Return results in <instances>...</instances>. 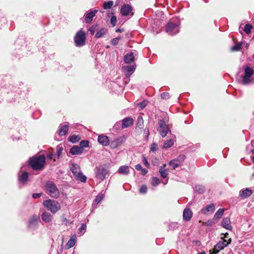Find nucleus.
Returning <instances> with one entry per match:
<instances>
[{
  "label": "nucleus",
  "instance_id": "nucleus-31",
  "mask_svg": "<svg viewBox=\"0 0 254 254\" xmlns=\"http://www.w3.org/2000/svg\"><path fill=\"white\" fill-rule=\"evenodd\" d=\"M107 29L105 28H102L95 34V37L99 38L103 37L106 33Z\"/></svg>",
  "mask_w": 254,
  "mask_h": 254
},
{
  "label": "nucleus",
  "instance_id": "nucleus-48",
  "mask_svg": "<svg viewBox=\"0 0 254 254\" xmlns=\"http://www.w3.org/2000/svg\"><path fill=\"white\" fill-rule=\"evenodd\" d=\"M142 161H143V163H144V164L145 165V166L147 167V168H149L150 167V164L149 163H148L146 158L145 157V156H144V155H142Z\"/></svg>",
  "mask_w": 254,
  "mask_h": 254
},
{
  "label": "nucleus",
  "instance_id": "nucleus-4",
  "mask_svg": "<svg viewBox=\"0 0 254 254\" xmlns=\"http://www.w3.org/2000/svg\"><path fill=\"white\" fill-rule=\"evenodd\" d=\"M95 177L101 181L104 180L109 173V170L105 164L100 165L94 169Z\"/></svg>",
  "mask_w": 254,
  "mask_h": 254
},
{
  "label": "nucleus",
  "instance_id": "nucleus-29",
  "mask_svg": "<svg viewBox=\"0 0 254 254\" xmlns=\"http://www.w3.org/2000/svg\"><path fill=\"white\" fill-rule=\"evenodd\" d=\"M74 178L76 180L82 183H85L87 180L86 177L82 174V172L78 173V174L75 176Z\"/></svg>",
  "mask_w": 254,
  "mask_h": 254
},
{
  "label": "nucleus",
  "instance_id": "nucleus-25",
  "mask_svg": "<svg viewBox=\"0 0 254 254\" xmlns=\"http://www.w3.org/2000/svg\"><path fill=\"white\" fill-rule=\"evenodd\" d=\"M52 215L48 212H44L41 215L42 220L46 223H50L52 220Z\"/></svg>",
  "mask_w": 254,
  "mask_h": 254
},
{
  "label": "nucleus",
  "instance_id": "nucleus-17",
  "mask_svg": "<svg viewBox=\"0 0 254 254\" xmlns=\"http://www.w3.org/2000/svg\"><path fill=\"white\" fill-rule=\"evenodd\" d=\"M98 10L96 9L91 10L89 12H87L84 14L85 21L86 23H90L93 18L95 16Z\"/></svg>",
  "mask_w": 254,
  "mask_h": 254
},
{
  "label": "nucleus",
  "instance_id": "nucleus-7",
  "mask_svg": "<svg viewBox=\"0 0 254 254\" xmlns=\"http://www.w3.org/2000/svg\"><path fill=\"white\" fill-rule=\"evenodd\" d=\"M231 242V239L229 238L228 240L222 239L215 246L212 250L211 254H217L219 252L227 247Z\"/></svg>",
  "mask_w": 254,
  "mask_h": 254
},
{
  "label": "nucleus",
  "instance_id": "nucleus-12",
  "mask_svg": "<svg viewBox=\"0 0 254 254\" xmlns=\"http://www.w3.org/2000/svg\"><path fill=\"white\" fill-rule=\"evenodd\" d=\"M158 125L159 127L158 130L159 131L161 135L164 137L166 136L169 131L168 127L165 121L163 119L158 121Z\"/></svg>",
  "mask_w": 254,
  "mask_h": 254
},
{
  "label": "nucleus",
  "instance_id": "nucleus-9",
  "mask_svg": "<svg viewBox=\"0 0 254 254\" xmlns=\"http://www.w3.org/2000/svg\"><path fill=\"white\" fill-rule=\"evenodd\" d=\"M23 168L24 166H22L18 174V181L20 187L26 185L28 181L29 174L26 171L22 172Z\"/></svg>",
  "mask_w": 254,
  "mask_h": 254
},
{
  "label": "nucleus",
  "instance_id": "nucleus-44",
  "mask_svg": "<svg viewBox=\"0 0 254 254\" xmlns=\"http://www.w3.org/2000/svg\"><path fill=\"white\" fill-rule=\"evenodd\" d=\"M158 145L155 143H153L151 144L150 147V151H152L153 152H156L158 150Z\"/></svg>",
  "mask_w": 254,
  "mask_h": 254
},
{
  "label": "nucleus",
  "instance_id": "nucleus-22",
  "mask_svg": "<svg viewBox=\"0 0 254 254\" xmlns=\"http://www.w3.org/2000/svg\"><path fill=\"white\" fill-rule=\"evenodd\" d=\"M192 216V212L190 208H186L183 211V219L184 220L190 221Z\"/></svg>",
  "mask_w": 254,
  "mask_h": 254
},
{
  "label": "nucleus",
  "instance_id": "nucleus-51",
  "mask_svg": "<svg viewBox=\"0 0 254 254\" xmlns=\"http://www.w3.org/2000/svg\"><path fill=\"white\" fill-rule=\"evenodd\" d=\"M120 39V37H117V38L113 39L111 40V44L113 46L116 45L118 43Z\"/></svg>",
  "mask_w": 254,
  "mask_h": 254
},
{
  "label": "nucleus",
  "instance_id": "nucleus-23",
  "mask_svg": "<svg viewBox=\"0 0 254 254\" xmlns=\"http://www.w3.org/2000/svg\"><path fill=\"white\" fill-rule=\"evenodd\" d=\"M221 225L223 227L229 230H232V226L231 224L230 219L229 217L224 218L222 222Z\"/></svg>",
  "mask_w": 254,
  "mask_h": 254
},
{
  "label": "nucleus",
  "instance_id": "nucleus-33",
  "mask_svg": "<svg viewBox=\"0 0 254 254\" xmlns=\"http://www.w3.org/2000/svg\"><path fill=\"white\" fill-rule=\"evenodd\" d=\"M63 150H64V147L62 144H60L57 146V147L56 148V158L57 159L60 158V157H61V156L62 155Z\"/></svg>",
  "mask_w": 254,
  "mask_h": 254
},
{
  "label": "nucleus",
  "instance_id": "nucleus-5",
  "mask_svg": "<svg viewBox=\"0 0 254 254\" xmlns=\"http://www.w3.org/2000/svg\"><path fill=\"white\" fill-rule=\"evenodd\" d=\"M75 45L77 47L83 46L85 43L86 33L82 29L78 31L74 38Z\"/></svg>",
  "mask_w": 254,
  "mask_h": 254
},
{
  "label": "nucleus",
  "instance_id": "nucleus-62",
  "mask_svg": "<svg viewBox=\"0 0 254 254\" xmlns=\"http://www.w3.org/2000/svg\"><path fill=\"white\" fill-rule=\"evenodd\" d=\"M121 31H122V30L120 29V28H118V29L116 30L117 32H121Z\"/></svg>",
  "mask_w": 254,
  "mask_h": 254
},
{
  "label": "nucleus",
  "instance_id": "nucleus-14",
  "mask_svg": "<svg viewBox=\"0 0 254 254\" xmlns=\"http://www.w3.org/2000/svg\"><path fill=\"white\" fill-rule=\"evenodd\" d=\"M125 141L126 137L124 136L118 137L110 142V146L112 148L115 149L121 145Z\"/></svg>",
  "mask_w": 254,
  "mask_h": 254
},
{
  "label": "nucleus",
  "instance_id": "nucleus-57",
  "mask_svg": "<svg viewBox=\"0 0 254 254\" xmlns=\"http://www.w3.org/2000/svg\"><path fill=\"white\" fill-rule=\"evenodd\" d=\"M243 46H244L243 42H238L235 46H233L231 48H241Z\"/></svg>",
  "mask_w": 254,
  "mask_h": 254
},
{
  "label": "nucleus",
  "instance_id": "nucleus-45",
  "mask_svg": "<svg viewBox=\"0 0 254 254\" xmlns=\"http://www.w3.org/2000/svg\"><path fill=\"white\" fill-rule=\"evenodd\" d=\"M86 229V225L85 224H82L81 226L78 229V233L80 234V235H83L84 232L83 231H85Z\"/></svg>",
  "mask_w": 254,
  "mask_h": 254
},
{
  "label": "nucleus",
  "instance_id": "nucleus-39",
  "mask_svg": "<svg viewBox=\"0 0 254 254\" xmlns=\"http://www.w3.org/2000/svg\"><path fill=\"white\" fill-rule=\"evenodd\" d=\"M137 121V127L140 128H142L144 125L143 118L141 116H138Z\"/></svg>",
  "mask_w": 254,
  "mask_h": 254
},
{
  "label": "nucleus",
  "instance_id": "nucleus-18",
  "mask_svg": "<svg viewBox=\"0 0 254 254\" xmlns=\"http://www.w3.org/2000/svg\"><path fill=\"white\" fill-rule=\"evenodd\" d=\"M134 120L131 117H127L122 120V128H126L133 124Z\"/></svg>",
  "mask_w": 254,
  "mask_h": 254
},
{
  "label": "nucleus",
  "instance_id": "nucleus-41",
  "mask_svg": "<svg viewBox=\"0 0 254 254\" xmlns=\"http://www.w3.org/2000/svg\"><path fill=\"white\" fill-rule=\"evenodd\" d=\"M179 227V224L177 222H171L168 225L169 229L170 230H174L177 229Z\"/></svg>",
  "mask_w": 254,
  "mask_h": 254
},
{
  "label": "nucleus",
  "instance_id": "nucleus-46",
  "mask_svg": "<svg viewBox=\"0 0 254 254\" xmlns=\"http://www.w3.org/2000/svg\"><path fill=\"white\" fill-rule=\"evenodd\" d=\"M147 190V187L146 185L142 186L139 190V191L140 193L145 194L146 193Z\"/></svg>",
  "mask_w": 254,
  "mask_h": 254
},
{
  "label": "nucleus",
  "instance_id": "nucleus-38",
  "mask_svg": "<svg viewBox=\"0 0 254 254\" xmlns=\"http://www.w3.org/2000/svg\"><path fill=\"white\" fill-rule=\"evenodd\" d=\"M253 26L250 24H247L245 25L243 30L247 34H249L251 32Z\"/></svg>",
  "mask_w": 254,
  "mask_h": 254
},
{
  "label": "nucleus",
  "instance_id": "nucleus-55",
  "mask_svg": "<svg viewBox=\"0 0 254 254\" xmlns=\"http://www.w3.org/2000/svg\"><path fill=\"white\" fill-rule=\"evenodd\" d=\"M103 198V195H98L96 198H95V201L97 203H99L101 200Z\"/></svg>",
  "mask_w": 254,
  "mask_h": 254
},
{
  "label": "nucleus",
  "instance_id": "nucleus-47",
  "mask_svg": "<svg viewBox=\"0 0 254 254\" xmlns=\"http://www.w3.org/2000/svg\"><path fill=\"white\" fill-rule=\"evenodd\" d=\"M122 122L121 121L117 122L114 125L113 127V129L114 130H118L120 129L121 127L122 128Z\"/></svg>",
  "mask_w": 254,
  "mask_h": 254
},
{
  "label": "nucleus",
  "instance_id": "nucleus-2",
  "mask_svg": "<svg viewBox=\"0 0 254 254\" xmlns=\"http://www.w3.org/2000/svg\"><path fill=\"white\" fill-rule=\"evenodd\" d=\"M44 187L46 192L51 197L55 198L58 197L60 194L59 190L54 182L48 181L45 183Z\"/></svg>",
  "mask_w": 254,
  "mask_h": 254
},
{
  "label": "nucleus",
  "instance_id": "nucleus-11",
  "mask_svg": "<svg viewBox=\"0 0 254 254\" xmlns=\"http://www.w3.org/2000/svg\"><path fill=\"white\" fill-rule=\"evenodd\" d=\"M186 159V156L184 154L180 155L177 158L171 160L169 162V165L172 166V169H175L181 165Z\"/></svg>",
  "mask_w": 254,
  "mask_h": 254
},
{
  "label": "nucleus",
  "instance_id": "nucleus-52",
  "mask_svg": "<svg viewBox=\"0 0 254 254\" xmlns=\"http://www.w3.org/2000/svg\"><path fill=\"white\" fill-rule=\"evenodd\" d=\"M110 21H111V23L112 24V25L113 26H115L116 25V21H117L116 17L115 16H112V17L111 18Z\"/></svg>",
  "mask_w": 254,
  "mask_h": 254
},
{
  "label": "nucleus",
  "instance_id": "nucleus-60",
  "mask_svg": "<svg viewBox=\"0 0 254 254\" xmlns=\"http://www.w3.org/2000/svg\"><path fill=\"white\" fill-rule=\"evenodd\" d=\"M135 168L137 171H141L143 168L142 167L141 165L140 164H138L135 165Z\"/></svg>",
  "mask_w": 254,
  "mask_h": 254
},
{
  "label": "nucleus",
  "instance_id": "nucleus-63",
  "mask_svg": "<svg viewBox=\"0 0 254 254\" xmlns=\"http://www.w3.org/2000/svg\"><path fill=\"white\" fill-rule=\"evenodd\" d=\"M197 254H206L204 252H201L200 253H198Z\"/></svg>",
  "mask_w": 254,
  "mask_h": 254
},
{
  "label": "nucleus",
  "instance_id": "nucleus-10",
  "mask_svg": "<svg viewBox=\"0 0 254 254\" xmlns=\"http://www.w3.org/2000/svg\"><path fill=\"white\" fill-rule=\"evenodd\" d=\"M120 13L124 16L132 17L134 15L133 8L128 4H124L121 6Z\"/></svg>",
  "mask_w": 254,
  "mask_h": 254
},
{
  "label": "nucleus",
  "instance_id": "nucleus-36",
  "mask_svg": "<svg viewBox=\"0 0 254 254\" xmlns=\"http://www.w3.org/2000/svg\"><path fill=\"white\" fill-rule=\"evenodd\" d=\"M174 144V140L172 139H170L164 143L163 145V148H169L172 146Z\"/></svg>",
  "mask_w": 254,
  "mask_h": 254
},
{
  "label": "nucleus",
  "instance_id": "nucleus-59",
  "mask_svg": "<svg viewBox=\"0 0 254 254\" xmlns=\"http://www.w3.org/2000/svg\"><path fill=\"white\" fill-rule=\"evenodd\" d=\"M140 171L141 174L143 176L145 175L148 172L147 170L145 168H142Z\"/></svg>",
  "mask_w": 254,
  "mask_h": 254
},
{
  "label": "nucleus",
  "instance_id": "nucleus-28",
  "mask_svg": "<svg viewBox=\"0 0 254 254\" xmlns=\"http://www.w3.org/2000/svg\"><path fill=\"white\" fill-rule=\"evenodd\" d=\"M68 130V126L67 125H64L60 126V129L58 131V134L62 136L65 135L67 132Z\"/></svg>",
  "mask_w": 254,
  "mask_h": 254
},
{
  "label": "nucleus",
  "instance_id": "nucleus-40",
  "mask_svg": "<svg viewBox=\"0 0 254 254\" xmlns=\"http://www.w3.org/2000/svg\"><path fill=\"white\" fill-rule=\"evenodd\" d=\"M114 2L112 0L106 1L104 3L103 8L104 9H108L112 7L113 5Z\"/></svg>",
  "mask_w": 254,
  "mask_h": 254
},
{
  "label": "nucleus",
  "instance_id": "nucleus-19",
  "mask_svg": "<svg viewBox=\"0 0 254 254\" xmlns=\"http://www.w3.org/2000/svg\"><path fill=\"white\" fill-rule=\"evenodd\" d=\"M252 192V190L249 188L242 189L239 192V196L242 199H245L251 196Z\"/></svg>",
  "mask_w": 254,
  "mask_h": 254
},
{
  "label": "nucleus",
  "instance_id": "nucleus-1",
  "mask_svg": "<svg viewBox=\"0 0 254 254\" xmlns=\"http://www.w3.org/2000/svg\"><path fill=\"white\" fill-rule=\"evenodd\" d=\"M45 163V157L44 155L31 158L29 161V165L35 170H42L44 167Z\"/></svg>",
  "mask_w": 254,
  "mask_h": 254
},
{
  "label": "nucleus",
  "instance_id": "nucleus-49",
  "mask_svg": "<svg viewBox=\"0 0 254 254\" xmlns=\"http://www.w3.org/2000/svg\"><path fill=\"white\" fill-rule=\"evenodd\" d=\"M144 137L147 140L149 135V130L148 128L146 127L144 130L143 132Z\"/></svg>",
  "mask_w": 254,
  "mask_h": 254
},
{
  "label": "nucleus",
  "instance_id": "nucleus-34",
  "mask_svg": "<svg viewBox=\"0 0 254 254\" xmlns=\"http://www.w3.org/2000/svg\"><path fill=\"white\" fill-rule=\"evenodd\" d=\"M159 172L160 173L161 177L164 179L166 178L168 175V170L164 169L163 167H160L159 168Z\"/></svg>",
  "mask_w": 254,
  "mask_h": 254
},
{
  "label": "nucleus",
  "instance_id": "nucleus-32",
  "mask_svg": "<svg viewBox=\"0 0 254 254\" xmlns=\"http://www.w3.org/2000/svg\"><path fill=\"white\" fill-rule=\"evenodd\" d=\"M194 190L196 192H198L199 193H202L205 191V188L203 186L201 185H196L194 187Z\"/></svg>",
  "mask_w": 254,
  "mask_h": 254
},
{
  "label": "nucleus",
  "instance_id": "nucleus-16",
  "mask_svg": "<svg viewBox=\"0 0 254 254\" xmlns=\"http://www.w3.org/2000/svg\"><path fill=\"white\" fill-rule=\"evenodd\" d=\"M98 141L100 144L105 146H107L109 144L110 145L111 142L109 140L108 136L104 134H101L98 136Z\"/></svg>",
  "mask_w": 254,
  "mask_h": 254
},
{
  "label": "nucleus",
  "instance_id": "nucleus-21",
  "mask_svg": "<svg viewBox=\"0 0 254 254\" xmlns=\"http://www.w3.org/2000/svg\"><path fill=\"white\" fill-rule=\"evenodd\" d=\"M215 209L213 203H210L206 205L205 207L201 209L200 212L202 214H206L209 212L212 213Z\"/></svg>",
  "mask_w": 254,
  "mask_h": 254
},
{
  "label": "nucleus",
  "instance_id": "nucleus-56",
  "mask_svg": "<svg viewBox=\"0 0 254 254\" xmlns=\"http://www.w3.org/2000/svg\"><path fill=\"white\" fill-rule=\"evenodd\" d=\"M137 105L141 109L144 108L146 106V104L145 102H140Z\"/></svg>",
  "mask_w": 254,
  "mask_h": 254
},
{
  "label": "nucleus",
  "instance_id": "nucleus-58",
  "mask_svg": "<svg viewBox=\"0 0 254 254\" xmlns=\"http://www.w3.org/2000/svg\"><path fill=\"white\" fill-rule=\"evenodd\" d=\"M56 157V154H54V153H51L48 155V157L50 159H54L55 161H56V158H55Z\"/></svg>",
  "mask_w": 254,
  "mask_h": 254
},
{
  "label": "nucleus",
  "instance_id": "nucleus-53",
  "mask_svg": "<svg viewBox=\"0 0 254 254\" xmlns=\"http://www.w3.org/2000/svg\"><path fill=\"white\" fill-rule=\"evenodd\" d=\"M96 29V26H92L89 29V31H90L91 34L93 35L95 34Z\"/></svg>",
  "mask_w": 254,
  "mask_h": 254
},
{
  "label": "nucleus",
  "instance_id": "nucleus-64",
  "mask_svg": "<svg viewBox=\"0 0 254 254\" xmlns=\"http://www.w3.org/2000/svg\"><path fill=\"white\" fill-rule=\"evenodd\" d=\"M167 183H168V180H166V181H165V182H164V183H163V184H164V185H166V184H167Z\"/></svg>",
  "mask_w": 254,
  "mask_h": 254
},
{
  "label": "nucleus",
  "instance_id": "nucleus-54",
  "mask_svg": "<svg viewBox=\"0 0 254 254\" xmlns=\"http://www.w3.org/2000/svg\"><path fill=\"white\" fill-rule=\"evenodd\" d=\"M42 195V193H34L32 194V197L34 199L40 197Z\"/></svg>",
  "mask_w": 254,
  "mask_h": 254
},
{
  "label": "nucleus",
  "instance_id": "nucleus-15",
  "mask_svg": "<svg viewBox=\"0 0 254 254\" xmlns=\"http://www.w3.org/2000/svg\"><path fill=\"white\" fill-rule=\"evenodd\" d=\"M136 65L133 64L132 65H124L122 67L124 72L125 73L127 77H129L135 71Z\"/></svg>",
  "mask_w": 254,
  "mask_h": 254
},
{
  "label": "nucleus",
  "instance_id": "nucleus-20",
  "mask_svg": "<svg viewBox=\"0 0 254 254\" xmlns=\"http://www.w3.org/2000/svg\"><path fill=\"white\" fill-rule=\"evenodd\" d=\"M83 152V149H82L79 146L74 145L70 148L69 153L72 155H80Z\"/></svg>",
  "mask_w": 254,
  "mask_h": 254
},
{
  "label": "nucleus",
  "instance_id": "nucleus-8",
  "mask_svg": "<svg viewBox=\"0 0 254 254\" xmlns=\"http://www.w3.org/2000/svg\"><path fill=\"white\" fill-rule=\"evenodd\" d=\"M179 23H174L170 22L167 24L165 27V31L169 35H175L179 32Z\"/></svg>",
  "mask_w": 254,
  "mask_h": 254
},
{
  "label": "nucleus",
  "instance_id": "nucleus-35",
  "mask_svg": "<svg viewBox=\"0 0 254 254\" xmlns=\"http://www.w3.org/2000/svg\"><path fill=\"white\" fill-rule=\"evenodd\" d=\"M224 209L223 208H219L215 213L214 218L215 219H220L223 215Z\"/></svg>",
  "mask_w": 254,
  "mask_h": 254
},
{
  "label": "nucleus",
  "instance_id": "nucleus-3",
  "mask_svg": "<svg viewBox=\"0 0 254 254\" xmlns=\"http://www.w3.org/2000/svg\"><path fill=\"white\" fill-rule=\"evenodd\" d=\"M43 205L53 214H55L61 209V204L54 199H47L43 202Z\"/></svg>",
  "mask_w": 254,
  "mask_h": 254
},
{
  "label": "nucleus",
  "instance_id": "nucleus-27",
  "mask_svg": "<svg viewBox=\"0 0 254 254\" xmlns=\"http://www.w3.org/2000/svg\"><path fill=\"white\" fill-rule=\"evenodd\" d=\"M118 173L121 175H127L129 173V168L127 166H122L118 170Z\"/></svg>",
  "mask_w": 254,
  "mask_h": 254
},
{
  "label": "nucleus",
  "instance_id": "nucleus-61",
  "mask_svg": "<svg viewBox=\"0 0 254 254\" xmlns=\"http://www.w3.org/2000/svg\"><path fill=\"white\" fill-rule=\"evenodd\" d=\"M240 49H236V48H235V49H231V51L232 52H235V51H239Z\"/></svg>",
  "mask_w": 254,
  "mask_h": 254
},
{
  "label": "nucleus",
  "instance_id": "nucleus-43",
  "mask_svg": "<svg viewBox=\"0 0 254 254\" xmlns=\"http://www.w3.org/2000/svg\"><path fill=\"white\" fill-rule=\"evenodd\" d=\"M161 182L159 178L157 177H154L151 180V184L152 186L156 187L160 184Z\"/></svg>",
  "mask_w": 254,
  "mask_h": 254
},
{
  "label": "nucleus",
  "instance_id": "nucleus-26",
  "mask_svg": "<svg viewBox=\"0 0 254 254\" xmlns=\"http://www.w3.org/2000/svg\"><path fill=\"white\" fill-rule=\"evenodd\" d=\"M125 62L127 64H130L134 61V56L133 53L130 52L127 54L124 58Z\"/></svg>",
  "mask_w": 254,
  "mask_h": 254
},
{
  "label": "nucleus",
  "instance_id": "nucleus-24",
  "mask_svg": "<svg viewBox=\"0 0 254 254\" xmlns=\"http://www.w3.org/2000/svg\"><path fill=\"white\" fill-rule=\"evenodd\" d=\"M70 169L73 174L74 177H75L78 173L81 172L79 166L75 163H71L70 165Z\"/></svg>",
  "mask_w": 254,
  "mask_h": 254
},
{
  "label": "nucleus",
  "instance_id": "nucleus-30",
  "mask_svg": "<svg viewBox=\"0 0 254 254\" xmlns=\"http://www.w3.org/2000/svg\"><path fill=\"white\" fill-rule=\"evenodd\" d=\"M75 242H76V236H73L68 240V241L67 242V243L66 244V246L67 247L68 249L71 248L74 246Z\"/></svg>",
  "mask_w": 254,
  "mask_h": 254
},
{
  "label": "nucleus",
  "instance_id": "nucleus-6",
  "mask_svg": "<svg viewBox=\"0 0 254 254\" xmlns=\"http://www.w3.org/2000/svg\"><path fill=\"white\" fill-rule=\"evenodd\" d=\"M254 73V70L249 66L244 67V74L242 76V83L244 85L249 84L252 80L251 77Z\"/></svg>",
  "mask_w": 254,
  "mask_h": 254
},
{
  "label": "nucleus",
  "instance_id": "nucleus-50",
  "mask_svg": "<svg viewBox=\"0 0 254 254\" xmlns=\"http://www.w3.org/2000/svg\"><path fill=\"white\" fill-rule=\"evenodd\" d=\"M161 97L163 99H168L170 98L169 93L168 92H164L161 94Z\"/></svg>",
  "mask_w": 254,
  "mask_h": 254
},
{
  "label": "nucleus",
  "instance_id": "nucleus-37",
  "mask_svg": "<svg viewBox=\"0 0 254 254\" xmlns=\"http://www.w3.org/2000/svg\"><path fill=\"white\" fill-rule=\"evenodd\" d=\"M80 138L79 135H72L68 137V140L72 143H76L79 141Z\"/></svg>",
  "mask_w": 254,
  "mask_h": 254
},
{
  "label": "nucleus",
  "instance_id": "nucleus-42",
  "mask_svg": "<svg viewBox=\"0 0 254 254\" xmlns=\"http://www.w3.org/2000/svg\"><path fill=\"white\" fill-rule=\"evenodd\" d=\"M89 142L88 140H82L81 141H80V146L79 147H81L82 148V149H83L84 150V148H86V147H89Z\"/></svg>",
  "mask_w": 254,
  "mask_h": 254
},
{
  "label": "nucleus",
  "instance_id": "nucleus-13",
  "mask_svg": "<svg viewBox=\"0 0 254 254\" xmlns=\"http://www.w3.org/2000/svg\"><path fill=\"white\" fill-rule=\"evenodd\" d=\"M39 220L40 218L39 216L33 215L28 221V227L33 230L36 229L38 227Z\"/></svg>",
  "mask_w": 254,
  "mask_h": 254
}]
</instances>
